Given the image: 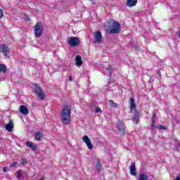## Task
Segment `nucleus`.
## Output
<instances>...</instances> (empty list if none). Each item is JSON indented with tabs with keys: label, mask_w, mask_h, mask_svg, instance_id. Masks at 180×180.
Listing matches in <instances>:
<instances>
[{
	"label": "nucleus",
	"mask_w": 180,
	"mask_h": 180,
	"mask_svg": "<svg viewBox=\"0 0 180 180\" xmlns=\"http://www.w3.org/2000/svg\"><path fill=\"white\" fill-rule=\"evenodd\" d=\"M19 110L22 115H29V110L25 105H20Z\"/></svg>",
	"instance_id": "f8f14e48"
},
{
	"label": "nucleus",
	"mask_w": 180,
	"mask_h": 180,
	"mask_svg": "<svg viewBox=\"0 0 180 180\" xmlns=\"http://www.w3.org/2000/svg\"><path fill=\"white\" fill-rule=\"evenodd\" d=\"M108 102L111 108H117V103H115L113 101L110 100Z\"/></svg>",
	"instance_id": "5701e85b"
},
{
	"label": "nucleus",
	"mask_w": 180,
	"mask_h": 180,
	"mask_svg": "<svg viewBox=\"0 0 180 180\" xmlns=\"http://www.w3.org/2000/svg\"><path fill=\"white\" fill-rule=\"evenodd\" d=\"M0 51H2V53L4 55V57H10L11 56V53L9 52V48L8 46L4 44V45H0Z\"/></svg>",
	"instance_id": "6e6552de"
},
{
	"label": "nucleus",
	"mask_w": 180,
	"mask_h": 180,
	"mask_svg": "<svg viewBox=\"0 0 180 180\" xmlns=\"http://www.w3.org/2000/svg\"><path fill=\"white\" fill-rule=\"evenodd\" d=\"M60 122L63 124L71 123V108L69 105H64L60 113Z\"/></svg>",
	"instance_id": "f257e3e1"
},
{
	"label": "nucleus",
	"mask_w": 180,
	"mask_h": 180,
	"mask_svg": "<svg viewBox=\"0 0 180 180\" xmlns=\"http://www.w3.org/2000/svg\"><path fill=\"white\" fill-rule=\"evenodd\" d=\"M25 20L29 21L30 19H29V17L27 15H25Z\"/></svg>",
	"instance_id": "2f4dec72"
},
{
	"label": "nucleus",
	"mask_w": 180,
	"mask_h": 180,
	"mask_svg": "<svg viewBox=\"0 0 180 180\" xmlns=\"http://www.w3.org/2000/svg\"><path fill=\"white\" fill-rule=\"evenodd\" d=\"M89 1H93V0H89Z\"/></svg>",
	"instance_id": "4c0bfd02"
},
{
	"label": "nucleus",
	"mask_w": 180,
	"mask_h": 180,
	"mask_svg": "<svg viewBox=\"0 0 180 180\" xmlns=\"http://www.w3.org/2000/svg\"><path fill=\"white\" fill-rule=\"evenodd\" d=\"M138 180H148V176L146 173H141Z\"/></svg>",
	"instance_id": "aec40b11"
},
{
	"label": "nucleus",
	"mask_w": 180,
	"mask_h": 180,
	"mask_svg": "<svg viewBox=\"0 0 180 180\" xmlns=\"http://www.w3.org/2000/svg\"><path fill=\"white\" fill-rule=\"evenodd\" d=\"M110 85H112V83H109L108 84V86H110Z\"/></svg>",
	"instance_id": "e433bc0d"
},
{
	"label": "nucleus",
	"mask_w": 180,
	"mask_h": 180,
	"mask_svg": "<svg viewBox=\"0 0 180 180\" xmlns=\"http://www.w3.org/2000/svg\"><path fill=\"white\" fill-rule=\"evenodd\" d=\"M177 35H178V37H179V39H180V31H179Z\"/></svg>",
	"instance_id": "c9c22d12"
},
{
	"label": "nucleus",
	"mask_w": 180,
	"mask_h": 180,
	"mask_svg": "<svg viewBox=\"0 0 180 180\" xmlns=\"http://www.w3.org/2000/svg\"><path fill=\"white\" fill-rule=\"evenodd\" d=\"M43 33V24L37 22L34 26V34L36 37H40Z\"/></svg>",
	"instance_id": "20e7f679"
},
{
	"label": "nucleus",
	"mask_w": 180,
	"mask_h": 180,
	"mask_svg": "<svg viewBox=\"0 0 180 180\" xmlns=\"http://www.w3.org/2000/svg\"><path fill=\"white\" fill-rule=\"evenodd\" d=\"M5 129L6 130H7V131H12L13 129V122H12V120H10L9 122L6 124Z\"/></svg>",
	"instance_id": "dca6fc26"
},
{
	"label": "nucleus",
	"mask_w": 180,
	"mask_h": 180,
	"mask_svg": "<svg viewBox=\"0 0 180 180\" xmlns=\"http://www.w3.org/2000/svg\"><path fill=\"white\" fill-rule=\"evenodd\" d=\"M6 66L4 64H0V72H6Z\"/></svg>",
	"instance_id": "4be33fe9"
},
{
	"label": "nucleus",
	"mask_w": 180,
	"mask_h": 180,
	"mask_svg": "<svg viewBox=\"0 0 180 180\" xmlns=\"http://www.w3.org/2000/svg\"><path fill=\"white\" fill-rule=\"evenodd\" d=\"M41 137H43V133L41 131H38L35 134V139L38 141H41Z\"/></svg>",
	"instance_id": "6ab92c4d"
},
{
	"label": "nucleus",
	"mask_w": 180,
	"mask_h": 180,
	"mask_svg": "<svg viewBox=\"0 0 180 180\" xmlns=\"http://www.w3.org/2000/svg\"><path fill=\"white\" fill-rule=\"evenodd\" d=\"M130 106H131V112L136 110V102L134 101V98H130Z\"/></svg>",
	"instance_id": "a211bd4d"
},
{
	"label": "nucleus",
	"mask_w": 180,
	"mask_h": 180,
	"mask_svg": "<svg viewBox=\"0 0 180 180\" xmlns=\"http://www.w3.org/2000/svg\"><path fill=\"white\" fill-rule=\"evenodd\" d=\"M94 37V43L97 44L102 43V33H101L100 31H96Z\"/></svg>",
	"instance_id": "1a4fd4ad"
},
{
	"label": "nucleus",
	"mask_w": 180,
	"mask_h": 180,
	"mask_svg": "<svg viewBox=\"0 0 180 180\" xmlns=\"http://www.w3.org/2000/svg\"><path fill=\"white\" fill-rule=\"evenodd\" d=\"M176 180H180V176H178L176 178Z\"/></svg>",
	"instance_id": "f704fd0d"
},
{
	"label": "nucleus",
	"mask_w": 180,
	"mask_h": 180,
	"mask_svg": "<svg viewBox=\"0 0 180 180\" xmlns=\"http://www.w3.org/2000/svg\"><path fill=\"white\" fill-rule=\"evenodd\" d=\"M18 165V162H14L11 165V167H13V168H15Z\"/></svg>",
	"instance_id": "bb28decb"
},
{
	"label": "nucleus",
	"mask_w": 180,
	"mask_h": 180,
	"mask_svg": "<svg viewBox=\"0 0 180 180\" xmlns=\"http://www.w3.org/2000/svg\"><path fill=\"white\" fill-rule=\"evenodd\" d=\"M17 178L19 179L20 178H22V170H19L17 174Z\"/></svg>",
	"instance_id": "a878e982"
},
{
	"label": "nucleus",
	"mask_w": 180,
	"mask_h": 180,
	"mask_svg": "<svg viewBox=\"0 0 180 180\" xmlns=\"http://www.w3.org/2000/svg\"><path fill=\"white\" fill-rule=\"evenodd\" d=\"M169 32H170V33H174V30L170 29V30H169Z\"/></svg>",
	"instance_id": "473e14b6"
},
{
	"label": "nucleus",
	"mask_w": 180,
	"mask_h": 180,
	"mask_svg": "<svg viewBox=\"0 0 180 180\" xmlns=\"http://www.w3.org/2000/svg\"><path fill=\"white\" fill-rule=\"evenodd\" d=\"M134 114L132 120L134 123H136V124H137V123H139V119H140V114L137 112V110H134Z\"/></svg>",
	"instance_id": "4468645a"
},
{
	"label": "nucleus",
	"mask_w": 180,
	"mask_h": 180,
	"mask_svg": "<svg viewBox=\"0 0 180 180\" xmlns=\"http://www.w3.org/2000/svg\"><path fill=\"white\" fill-rule=\"evenodd\" d=\"M2 16H4V12H3L2 10L0 8V19L2 18Z\"/></svg>",
	"instance_id": "c85d7f7f"
},
{
	"label": "nucleus",
	"mask_w": 180,
	"mask_h": 180,
	"mask_svg": "<svg viewBox=\"0 0 180 180\" xmlns=\"http://www.w3.org/2000/svg\"><path fill=\"white\" fill-rule=\"evenodd\" d=\"M106 70L107 71H108L109 75H112V71H113V70L112 69V65H108Z\"/></svg>",
	"instance_id": "b1692460"
},
{
	"label": "nucleus",
	"mask_w": 180,
	"mask_h": 180,
	"mask_svg": "<svg viewBox=\"0 0 180 180\" xmlns=\"http://www.w3.org/2000/svg\"><path fill=\"white\" fill-rule=\"evenodd\" d=\"M26 146L30 147V148L32 149L33 151H35L36 148H37V146H36V144L30 141L26 142Z\"/></svg>",
	"instance_id": "f3484780"
},
{
	"label": "nucleus",
	"mask_w": 180,
	"mask_h": 180,
	"mask_svg": "<svg viewBox=\"0 0 180 180\" xmlns=\"http://www.w3.org/2000/svg\"><path fill=\"white\" fill-rule=\"evenodd\" d=\"M137 5V0H127L126 6L129 8L136 6Z\"/></svg>",
	"instance_id": "ddd939ff"
},
{
	"label": "nucleus",
	"mask_w": 180,
	"mask_h": 180,
	"mask_svg": "<svg viewBox=\"0 0 180 180\" xmlns=\"http://www.w3.org/2000/svg\"><path fill=\"white\" fill-rule=\"evenodd\" d=\"M120 32V24L117 22H114L111 25V29L108 31L110 34H115Z\"/></svg>",
	"instance_id": "7ed1b4c3"
},
{
	"label": "nucleus",
	"mask_w": 180,
	"mask_h": 180,
	"mask_svg": "<svg viewBox=\"0 0 180 180\" xmlns=\"http://www.w3.org/2000/svg\"><path fill=\"white\" fill-rule=\"evenodd\" d=\"M33 91L36 94V95L39 96L41 101H43V99H44V98L46 97V94H44V91H43V89H41L40 86H37V84H34L33 86Z\"/></svg>",
	"instance_id": "f03ea898"
},
{
	"label": "nucleus",
	"mask_w": 180,
	"mask_h": 180,
	"mask_svg": "<svg viewBox=\"0 0 180 180\" xmlns=\"http://www.w3.org/2000/svg\"><path fill=\"white\" fill-rule=\"evenodd\" d=\"M3 171H4V172H8V167H3Z\"/></svg>",
	"instance_id": "c756f323"
},
{
	"label": "nucleus",
	"mask_w": 180,
	"mask_h": 180,
	"mask_svg": "<svg viewBox=\"0 0 180 180\" xmlns=\"http://www.w3.org/2000/svg\"><path fill=\"white\" fill-rule=\"evenodd\" d=\"M79 39L75 37H71L69 38L68 44L72 47H77V46H79Z\"/></svg>",
	"instance_id": "423d86ee"
},
{
	"label": "nucleus",
	"mask_w": 180,
	"mask_h": 180,
	"mask_svg": "<svg viewBox=\"0 0 180 180\" xmlns=\"http://www.w3.org/2000/svg\"><path fill=\"white\" fill-rule=\"evenodd\" d=\"M157 120V115L155 114L153 115L152 122H151V129L152 130H155V129H160L161 130H167V127L165 126H155L154 124L155 123V120Z\"/></svg>",
	"instance_id": "39448f33"
},
{
	"label": "nucleus",
	"mask_w": 180,
	"mask_h": 180,
	"mask_svg": "<svg viewBox=\"0 0 180 180\" xmlns=\"http://www.w3.org/2000/svg\"><path fill=\"white\" fill-rule=\"evenodd\" d=\"M96 169L98 173L102 171V165L101 164V160H99V159L97 160Z\"/></svg>",
	"instance_id": "412c9836"
},
{
	"label": "nucleus",
	"mask_w": 180,
	"mask_h": 180,
	"mask_svg": "<svg viewBox=\"0 0 180 180\" xmlns=\"http://www.w3.org/2000/svg\"><path fill=\"white\" fill-rule=\"evenodd\" d=\"M135 49L136 51H139L140 50V47H139V45H135Z\"/></svg>",
	"instance_id": "7c9ffc66"
},
{
	"label": "nucleus",
	"mask_w": 180,
	"mask_h": 180,
	"mask_svg": "<svg viewBox=\"0 0 180 180\" xmlns=\"http://www.w3.org/2000/svg\"><path fill=\"white\" fill-rule=\"evenodd\" d=\"M117 129L120 131V133L122 134H124V126L123 125V122L120 121L117 123Z\"/></svg>",
	"instance_id": "9d476101"
},
{
	"label": "nucleus",
	"mask_w": 180,
	"mask_h": 180,
	"mask_svg": "<svg viewBox=\"0 0 180 180\" xmlns=\"http://www.w3.org/2000/svg\"><path fill=\"white\" fill-rule=\"evenodd\" d=\"M129 170L131 175H132L133 176H137V172H136V163L131 164Z\"/></svg>",
	"instance_id": "9b49d317"
},
{
	"label": "nucleus",
	"mask_w": 180,
	"mask_h": 180,
	"mask_svg": "<svg viewBox=\"0 0 180 180\" xmlns=\"http://www.w3.org/2000/svg\"><path fill=\"white\" fill-rule=\"evenodd\" d=\"M82 140L84 143H85L89 150H92L94 148V145L92 144V142H91V139H89V137H88V136H84L82 137Z\"/></svg>",
	"instance_id": "0eeeda50"
},
{
	"label": "nucleus",
	"mask_w": 180,
	"mask_h": 180,
	"mask_svg": "<svg viewBox=\"0 0 180 180\" xmlns=\"http://www.w3.org/2000/svg\"><path fill=\"white\" fill-rule=\"evenodd\" d=\"M21 165H25V164L27 163V160L25 158L21 159Z\"/></svg>",
	"instance_id": "393cba45"
},
{
	"label": "nucleus",
	"mask_w": 180,
	"mask_h": 180,
	"mask_svg": "<svg viewBox=\"0 0 180 180\" xmlns=\"http://www.w3.org/2000/svg\"><path fill=\"white\" fill-rule=\"evenodd\" d=\"M69 81H72V77L70 76V77H69Z\"/></svg>",
	"instance_id": "72a5a7b5"
},
{
	"label": "nucleus",
	"mask_w": 180,
	"mask_h": 180,
	"mask_svg": "<svg viewBox=\"0 0 180 180\" xmlns=\"http://www.w3.org/2000/svg\"><path fill=\"white\" fill-rule=\"evenodd\" d=\"M98 112H102V110L100 108H97L95 110L96 113H98Z\"/></svg>",
	"instance_id": "cd10ccee"
},
{
	"label": "nucleus",
	"mask_w": 180,
	"mask_h": 180,
	"mask_svg": "<svg viewBox=\"0 0 180 180\" xmlns=\"http://www.w3.org/2000/svg\"><path fill=\"white\" fill-rule=\"evenodd\" d=\"M76 67H81L82 65V57L77 55L75 58Z\"/></svg>",
	"instance_id": "2eb2a0df"
}]
</instances>
